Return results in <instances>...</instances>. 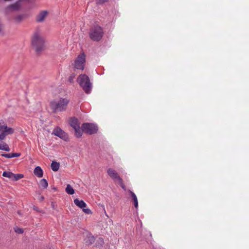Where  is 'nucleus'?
Listing matches in <instances>:
<instances>
[{"label": "nucleus", "instance_id": "nucleus-8", "mask_svg": "<svg viewBox=\"0 0 249 249\" xmlns=\"http://www.w3.org/2000/svg\"><path fill=\"white\" fill-rule=\"evenodd\" d=\"M71 126L74 129L75 135L77 137H80L83 133L82 127L81 128L78 119H71L70 122Z\"/></svg>", "mask_w": 249, "mask_h": 249}, {"label": "nucleus", "instance_id": "nucleus-26", "mask_svg": "<svg viewBox=\"0 0 249 249\" xmlns=\"http://www.w3.org/2000/svg\"><path fill=\"white\" fill-rule=\"evenodd\" d=\"M74 77H75V75H74V74L71 75L69 77V81L70 82H72L73 81V80L74 79Z\"/></svg>", "mask_w": 249, "mask_h": 249}, {"label": "nucleus", "instance_id": "nucleus-2", "mask_svg": "<svg viewBox=\"0 0 249 249\" xmlns=\"http://www.w3.org/2000/svg\"><path fill=\"white\" fill-rule=\"evenodd\" d=\"M32 46L37 52L42 51L44 48L45 39L42 32L39 30L35 31L31 38Z\"/></svg>", "mask_w": 249, "mask_h": 249}, {"label": "nucleus", "instance_id": "nucleus-3", "mask_svg": "<svg viewBox=\"0 0 249 249\" xmlns=\"http://www.w3.org/2000/svg\"><path fill=\"white\" fill-rule=\"evenodd\" d=\"M69 103V100L66 98H60L58 100H54L50 103V107L54 112L58 111H63L66 108L68 104Z\"/></svg>", "mask_w": 249, "mask_h": 249}, {"label": "nucleus", "instance_id": "nucleus-18", "mask_svg": "<svg viewBox=\"0 0 249 249\" xmlns=\"http://www.w3.org/2000/svg\"><path fill=\"white\" fill-rule=\"evenodd\" d=\"M129 192L131 194V196L132 197L133 200L134 201V204L135 207L136 208H137L138 207V201L137 197L136 195L133 192H132L130 190L129 191Z\"/></svg>", "mask_w": 249, "mask_h": 249}, {"label": "nucleus", "instance_id": "nucleus-25", "mask_svg": "<svg viewBox=\"0 0 249 249\" xmlns=\"http://www.w3.org/2000/svg\"><path fill=\"white\" fill-rule=\"evenodd\" d=\"M83 211L87 214H91L92 212L91 210L88 208H82Z\"/></svg>", "mask_w": 249, "mask_h": 249}, {"label": "nucleus", "instance_id": "nucleus-19", "mask_svg": "<svg viewBox=\"0 0 249 249\" xmlns=\"http://www.w3.org/2000/svg\"><path fill=\"white\" fill-rule=\"evenodd\" d=\"M51 167L53 171L56 172L58 170L59 167H60V165H59V163L57 162L53 161L51 164Z\"/></svg>", "mask_w": 249, "mask_h": 249}, {"label": "nucleus", "instance_id": "nucleus-28", "mask_svg": "<svg viewBox=\"0 0 249 249\" xmlns=\"http://www.w3.org/2000/svg\"><path fill=\"white\" fill-rule=\"evenodd\" d=\"M44 199V197L43 196H41V199L43 200Z\"/></svg>", "mask_w": 249, "mask_h": 249}, {"label": "nucleus", "instance_id": "nucleus-10", "mask_svg": "<svg viewBox=\"0 0 249 249\" xmlns=\"http://www.w3.org/2000/svg\"><path fill=\"white\" fill-rule=\"evenodd\" d=\"M54 135L59 137V138L66 140L68 139L67 134L63 131L61 128L57 127L54 129L53 133Z\"/></svg>", "mask_w": 249, "mask_h": 249}, {"label": "nucleus", "instance_id": "nucleus-24", "mask_svg": "<svg viewBox=\"0 0 249 249\" xmlns=\"http://www.w3.org/2000/svg\"><path fill=\"white\" fill-rule=\"evenodd\" d=\"M15 231L18 233H22L23 232V230L18 227H16L15 228Z\"/></svg>", "mask_w": 249, "mask_h": 249}, {"label": "nucleus", "instance_id": "nucleus-9", "mask_svg": "<svg viewBox=\"0 0 249 249\" xmlns=\"http://www.w3.org/2000/svg\"><path fill=\"white\" fill-rule=\"evenodd\" d=\"M83 132L89 134H92L97 132L98 127L95 124L91 123H84L82 125Z\"/></svg>", "mask_w": 249, "mask_h": 249}, {"label": "nucleus", "instance_id": "nucleus-11", "mask_svg": "<svg viewBox=\"0 0 249 249\" xmlns=\"http://www.w3.org/2000/svg\"><path fill=\"white\" fill-rule=\"evenodd\" d=\"M48 14L47 11H42L39 12L36 17V20L37 22H41L43 21Z\"/></svg>", "mask_w": 249, "mask_h": 249}, {"label": "nucleus", "instance_id": "nucleus-7", "mask_svg": "<svg viewBox=\"0 0 249 249\" xmlns=\"http://www.w3.org/2000/svg\"><path fill=\"white\" fill-rule=\"evenodd\" d=\"M85 62V56L84 54L79 55L75 59L73 63V68L75 70H83Z\"/></svg>", "mask_w": 249, "mask_h": 249}, {"label": "nucleus", "instance_id": "nucleus-21", "mask_svg": "<svg viewBox=\"0 0 249 249\" xmlns=\"http://www.w3.org/2000/svg\"><path fill=\"white\" fill-rule=\"evenodd\" d=\"M66 192L67 193L70 195H72L74 193V189L70 184L67 185L66 188Z\"/></svg>", "mask_w": 249, "mask_h": 249}, {"label": "nucleus", "instance_id": "nucleus-4", "mask_svg": "<svg viewBox=\"0 0 249 249\" xmlns=\"http://www.w3.org/2000/svg\"><path fill=\"white\" fill-rule=\"evenodd\" d=\"M77 81L83 90L88 93L91 89V84L89 77L85 74H81L77 78Z\"/></svg>", "mask_w": 249, "mask_h": 249}, {"label": "nucleus", "instance_id": "nucleus-15", "mask_svg": "<svg viewBox=\"0 0 249 249\" xmlns=\"http://www.w3.org/2000/svg\"><path fill=\"white\" fill-rule=\"evenodd\" d=\"M9 8L10 9L13 11H18L21 8V3L19 1H17L15 3L11 4Z\"/></svg>", "mask_w": 249, "mask_h": 249}, {"label": "nucleus", "instance_id": "nucleus-12", "mask_svg": "<svg viewBox=\"0 0 249 249\" xmlns=\"http://www.w3.org/2000/svg\"><path fill=\"white\" fill-rule=\"evenodd\" d=\"M34 174L38 178H42L43 175V170L40 166L36 167L34 170Z\"/></svg>", "mask_w": 249, "mask_h": 249}, {"label": "nucleus", "instance_id": "nucleus-17", "mask_svg": "<svg viewBox=\"0 0 249 249\" xmlns=\"http://www.w3.org/2000/svg\"><path fill=\"white\" fill-rule=\"evenodd\" d=\"M1 156L7 158H12L14 157H18L20 156V153H12V154H2Z\"/></svg>", "mask_w": 249, "mask_h": 249}, {"label": "nucleus", "instance_id": "nucleus-6", "mask_svg": "<svg viewBox=\"0 0 249 249\" xmlns=\"http://www.w3.org/2000/svg\"><path fill=\"white\" fill-rule=\"evenodd\" d=\"M107 175L114 181L117 182L124 190H125V186L123 183L122 179L120 177L118 173L112 168L107 170Z\"/></svg>", "mask_w": 249, "mask_h": 249}, {"label": "nucleus", "instance_id": "nucleus-27", "mask_svg": "<svg viewBox=\"0 0 249 249\" xmlns=\"http://www.w3.org/2000/svg\"><path fill=\"white\" fill-rule=\"evenodd\" d=\"M108 0H97V2L99 4H102L104 3L105 2L107 1Z\"/></svg>", "mask_w": 249, "mask_h": 249}, {"label": "nucleus", "instance_id": "nucleus-14", "mask_svg": "<svg viewBox=\"0 0 249 249\" xmlns=\"http://www.w3.org/2000/svg\"><path fill=\"white\" fill-rule=\"evenodd\" d=\"M74 203L77 206L81 209L85 208L87 206V204L84 201L80 200L78 199H75L74 200Z\"/></svg>", "mask_w": 249, "mask_h": 249}, {"label": "nucleus", "instance_id": "nucleus-20", "mask_svg": "<svg viewBox=\"0 0 249 249\" xmlns=\"http://www.w3.org/2000/svg\"><path fill=\"white\" fill-rule=\"evenodd\" d=\"M24 177V176L23 174H13L12 178L11 180L13 181H17L19 180V179H21Z\"/></svg>", "mask_w": 249, "mask_h": 249}, {"label": "nucleus", "instance_id": "nucleus-23", "mask_svg": "<svg viewBox=\"0 0 249 249\" xmlns=\"http://www.w3.org/2000/svg\"><path fill=\"white\" fill-rule=\"evenodd\" d=\"M13 173L11 172H4L2 174V176L4 177L8 178L10 179H12Z\"/></svg>", "mask_w": 249, "mask_h": 249}, {"label": "nucleus", "instance_id": "nucleus-5", "mask_svg": "<svg viewBox=\"0 0 249 249\" xmlns=\"http://www.w3.org/2000/svg\"><path fill=\"white\" fill-rule=\"evenodd\" d=\"M103 31L101 27L96 26L91 28L89 32L90 38L93 41L100 40L103 36Z\"/></svg>", "mask_w": 249, "mask_h": 249}, {"label": "nucleus", "instance_id": "nucleus-22", "mask_svg": "<svg viewBox=\"0 0 249 249\" xmlns=\"http://www.w3.org/2000/svg\"><path fill=\"white\" fill-rule=\"evenodd\" d=\"M40 185L43 189H45L48 187V184L46 179H42L40 181Z\"/></svg>", "mask_w": 249, "mask_h": 249}, {"label": "nucleus", "instance_id": "nucleus-13", "mask_svg": "<svg viewBox=\"0 0 249 249\" xmlns=\"http://www.w3.org/2000/svg\"><path fill=\"white\" fill-rule=\"evenodd\" d=\"M94 237L90 234H88L87 237L85 239V243L87 245H90L94 242Z\"/></svg>", "mask_w": 249, "mask_h": 249}, {"label": "nucleus", "instance_id": "nucleus-1", "mask_svg": "<svg viewBox=\"0 0 249 249\" xmlns=\"http://www.w3.org/2000/svg\"><path fill=\"white\" fill-rule=\"evenodd\" d=\"M15 129L11 127H8L6 124L0 123V150L6 151L10 150L8 145L5 142H2L5 140L6 136L13 134Z\"/></svg>", "mask_w": 249, "mask_h": 249}, {"label": "nucleus", "instance_id": "nucleus-16", "mask_svg": "<svg viewBox=\"0 0 249 249\" xmlns=\"http://www.w3.org/2000/svg\"><path fill=\"white\" fill-rule=\"evenodd\" d=\"M25 18V15L23 14H19L16 16L14 18V20L16 23H19L21 22Z\"/></svg>", "mask_w": 249, "mask_h": 249}]
</instances>
